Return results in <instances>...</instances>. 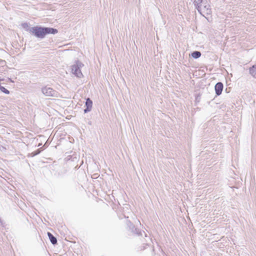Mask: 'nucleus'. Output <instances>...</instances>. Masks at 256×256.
Listing matches in <instances>:
<instances>
[{
	"label": "nucleus",
	"mask_w": 256,
	"mask_h": 256,
	"mask_svg": "<svg viewBox=\"0 0 256 256\" xmlns=\"http://www.w3.org/2000/svg\"><path fill=\"white\" fill-rule=\"evenodd\" d=\"M30 32L34 34L36 37L42 38L46 34H55L58 32V30L50 28H42L38 26L32 27L30 29Z\"/></svg>",
	"instance_id": "1"
},
{
	"label": "nucleus",
	"mask_w": 256,
	"mask_h": 256,
	"mask_svg": "<svg viewBox=\"0 0 256 256\" xmlns=\"http://www.w3.org/2000/svg\"><path fill=\"white\" fill-rule=\"evenodd\" d=\"M84 66V64L80 62H78L72 66V70L78 78H82L83 76V74L80 70V68Z\"/></svg>",
	"instance_id": "2"
},
{
	"label": "nucleus",
	"mask_w": 256,
	"mask_h": 256,
	"mask_svg": "<svg viewBox=\"0 0 256 256\" xmlns=\"http://www.w3.org/2000/svg\"><path fill=\"white\" fill-rule=\"evenodd\" d=\"M42 92L46 96H55L57 94L52 88L47 87L43 88Z\"/></svg>",
	"instance_id": "3"
},
{
	"label": "nucleus",
	"mask_w": 256,
	"mask_h": 256,
	"mask_svg": "<svg viewBox=\"0 0 256 256\" xmlns=\"http://www.w3.org/2000/svg\"><path fill=\"white\" fill-rule=\"evenodd\" d=\"M223 90V84L222 82H218L215 86L216 93L218 96L220 95Z\"/></svg>",
	"instance_id": "4"
},
{
	"label": "nucleus",
	"mask_w": 256,
	"mask_h": 256,
	"mask_svg": "<svg viewBox=\"0 0 256 256\" xmlns=\"http://www.w3.org/2000/svg\"><path fill=\"white\" fill-rule=\"evenodd\" d=\"M86 108L84 110V112H89L91 110L92 106V102L90 100V98H88L86 100Z\"/></svg>",
	"instance_id": "5"
},
{
	"label": "nucleus",
	"mask_w": 256,
	"mask_h": 256,
	"mask_svg": "<svg viewBox=\"0 0 256 256\" xmlns=\"http://www.w3.org/2000/svg\"><path fill=\"white\" fill-rule=\"evenodd\" d=\"M48 235L50 239L51 242L52 244H56L57 242L56 238L53 236V235L50 232H48Z\"/></svg>",
	"instance_id": "6"
},
{
	"label": "nucleus",
	"mask_w": 256,
	"mask_h": 256,
	"mask_svg": "<svg viewBox=\"0 0 256 256\" xmlns=\"http://www.w3.org/2000/svg\"><path fill=\"white\" fill-rule=\"evenodd\" d=\"M192 56L194 58H197L200 56L201 54L199 52L196 51L192 54Z\"/></svg>",
	"instance_id": "7"
},
{
	"label": "nucleus",
	"mask_w": 256,
	"mask_h": 256,
	"mask_svg": "<svg viewBox=\"0 0 256 256\" xmlns=\"http://www.w3.org/2000/svg\"><path fill=\"white\" fill-rule=\"evenodd\" d=\"M0 90L2 92H4V94H10V92L9 90H6L5 88H4V86H0Z\"/></svg>",
	"instance_id": "8"
},
{
	"label": "nucleus",
	"mask_w": 256,
	"mask_h": 256,
	"mask_svg": "<svg viewBox=\"0 0 256 256\" xmlns=\"http://www.w3.org/2000/svg\"><path fill=\"white\" fill-rule=\"evenodd\" d=\"M22 26L24 28H27L28 27V24L27 23H24L22 24Z\"/></svg>",
	"instance_id": "9"
},
{
	"label": "nucleus",
	"mask_w": 256,
	"mask_h": 256,
	"mask_svg": "<svg viewBox=\"0 0 256 256\" xmlns=\"http://www.w3.org/2000/svg\"><path fill=\"white\" fill-rule=\"evenodd\" d=\"M250 72L254 76H256V74H254V69L250 68Z\"/></svg>",
	"instance_id": "10"
},
{
	"label": "nucleus",
	"mask_w": 256,
	"mask_h": 256,
	"mask_svg": "<svg viewBox=\"0 0 256 256\" xmlns=\"http://www.w3.org/2000/svg\"><path fill=\"white\" fill-rule=\"evenodd\" d=\"M0 80V81L1 80Z\"/></svg>",
	"instance_id": "11"
}]
</instances>
